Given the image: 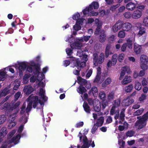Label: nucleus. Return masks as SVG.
Returning <instances> with one entry per match:
<instances>
[{
	"mask_svg": "<svg viewBox=\"0 0 148 148\" xmlns=\"http://www.w3.org/2000/svg\"><path fill=\"white\" fill-rule=\"evenodd\" d=\"M88 129L85 128L84 130L83 133L84 136L80 132H79L77 136L79 137L80 142L83 143V144L81 147L78 145L77 148H80L81 147V148H88L90 146V144H88V139L86 136L88 134Z\"/></svg>",
	"mask_w": 148,
	"mask_h": 148,
	"instance_id": "nucleus-1",
	"label": "nucleus"
},
{
	"mask_svg": "<svg viewBox=\"0 0 148 148\" xmlns=\"http://www.w3.org/2000/svg\"><path fill=\"white\" fill-rule=\"evenodd\" d=\"M137 118L139 120L136 122L135 126H138V129L140 130L145 127L146 124V121L148 119V112L144 114L142 117L138 116Z\"/></svg>",
	"mask_w": 148,
	"mask_h": 148,
	"instance_id": "nucleus-2",
	"label": "nucleus"
},
{
	"mask_svg": "<svg viewBox=\"0 0 148 148\" xmlns=\"http://www.w3.org/2000/svg\"><path fill=\"white\" fill-rule=\"evenodd\" d=\"M20 101H18L13 105L11 106V112L15 109V110L14 111V113L10 116L11 117H12L11 120L12 121H14L15 119V117L19 110V109L17 108V107L20 105Z\"/></svg>",
	"mask_w": 148,
	"mask_h": 148,
	"instance_id": "nucleus-3",
	"label": "nucleus"
},
{
	"mask_svg": "<svg viewBox=\"0 0 148 148\" xmlns=\"http://www.w3.org/2000/svg\"><path fill=\"white\" fill-rule=\"evenodd\" d=\"M29 101L32 102L33 103V107L35 108L38 104V96H34L32 94L28 97L27 99Z\"/></svg>",
	"mask_w": 148,
	"mask_h": 148,
	"instance_id": "nucleus-4",
	"label": "nucleus"
},
{
	"mask_svg": "<svg viewBox=\"0 0 148 148\" xmlns=\"http://www.w3.org/2000/svg\"><path fill=\"white\" fill-rule=\"evenodd\" d=\"M121 27H122V22L119 20L113 26L112 29L114 32H116Z\"/></svg>",
	"mask_w": 148,
	"mask_h": 148,
	"instance_id": "nucleus-5",
	"label": "nucleus"
},
{
	"mask_svg": "<svg viewBox=\"0 0 148 148\" xmlns=\"http://www.w3.org/2000/svg\"><path fill=\"white\" fill-rule=\"evenodd\" d=\"M142 45H139L136 43H134L133 45V50L134 52L136 54H139L140 53L142 47Z\"/></svg>",
	"mask_w": 148,
	"mask_h": 148,
	"instance_id": "nucleus-6",
	"label": "nucleus"
},
{
	"mask_svg": "<svg viewBox=\"0 0 148 148\" xmlns=\"http://www.w3.org/2000/svg\"><path fill=\"white\" fill-rule=\"evenodd\" d=\"M21 135L19 134H18L15 136L13 137L10 140L8 141V143L10 144L12 143H14V145H16L18 143L19 140L21 138Z\"/></svg>",
	"mask_w": 148,
	"mask_h": 148,
	"instance_id": "nucleus-7",
	"label": "nucleus"
},
{
	"mask_svg": "<svg viewBox=\"0 0 148 148\" xmlns=\"http://www.w3.org/2000/svg\"><path fill=\"white\" fill-rule=\"evenodd\" d=\"M142 15V11L137 9L133 12L132 14V17L134 19H137L140 18Z\"/></svg>",
	"mask_w": 148,
	"mask_h": 148,
	"instance_id": "nucleus-8",
	"label": "nucleus"
},
{
	"mask_svg": "<svg viewBox=\"0 0 148 148\" xmlns=\"http://www.w3.org/2000/svg\"><path fill=\"white\" fill-rule=\"evenodd\" d=\"M11 105L10 103H5L1 106V109L4 110L7 113H10L11 112Z\"/></svg>",
	"mask_w": 148,
	"mask_h": 148,
	"instance_id": "nucleus-9",
	"label": "nucleus"
},
{
	"mask_svg": "<svg viewBox=\"0 0 148 148\" xmlns=\"http://www.w3.org/2000/svg\"><path fill=\"white\" fill-rule=\"evenodd\" d=\"M106 35L105 32L103 30L101 31L100 32V34L99 39V41L101 43H103L106 40Z\"/></svg>",
	"mask_w": 148,
	"mask_h": 148,
	"instance_id": "nucleus-10",
	"label": "nucleus"
},
{
	"mask_svg": "<svg viewBox=\"0 0 148 148\" xmlns=\"http://www.w3.org/2000/svg\"><path fill=\"white\" fill-rule=\"evenodd\" d=\"M134 100L133 99H129L127 98L126 99L123 100L122 104L123 106H128L133 103Z\"/></svg>",
	"mask_w": 148,
	"mask_h": 148,
	"instance_id": "nucleus-11",
	"label": "nucleus"
},
{
	"mask_svg": "<svg viewBox=\"0 0 148 148\" xmlns=\"http://www.w3.org/2000/svg\"><path fill=\"white\" fill-rule=\"evenodd\" d=\"M111 47V44L110 43H108L106 45L105 51V56L106 58H107L108 57L109 55L112 54V53L110 51Z\"/></svg>",
	"mask_w": 148,
	"mask_h": 148,
	"instance_id": "nucleus-12",
	"label": "nucleus"
},
{
	"mask_svg": "<svg viewBox=\"0 0 148 148\" xmlns=\"http://www.w3.org/2000/svg\"><path fill=\"white\" fill-rule=\"evenodd\" d=\"M132 26V24L129 23H125L123 24L122 23V28L124 31H127L130 30Z\"/></svg>",
	"mask_w": 148,
	"mask_h": 148,
	"instance_id": "nucleus-13",
	"label": "nucleus"
},
{
	"mask_svg": "<svg viewBox=\"0 0 148 148\" xmlns=\"http://www.w3.org/2000/svg\"><path fill=\"white\" fill-rule=\"evenodd\" d=\"M136 7V4L131 2L127 3L126 6V8L127 10L131 11L134 10Z\"/></svg>",
	"mask_w": 148,
	"mask_h": 148,
	"instance_id": "nucleus-14",
	"label": "nucleus"
},
{
	"mask_svg": "<svg viewBox=\"0 0 148 148\" xmlns=\"http://www.w3.org/2000/svg\"><path fill=\"white\" fill-rule=\"evenodd\" d=\"M77 92L81 95H83L84 93L87 92L86 89L82 85H80L77 89Z\"/></svg>",
	"mask_w": 148,
	"mask_h": 148,
	"instance_id": "nucleus-15",
	"label": "nucleus"
},
{
	"mask_svg": "<svg viewBox=\"0 0 148 148\" xmlns=\"http://www.w3.org/2000/svg\"><path fill=\"white\" fill-rule=\"evenodd\" d=\"M131 80V77L130 76H125L124 78L122 81L121 83L123 85H125L130 82Z\"/></svg>",
	"mask_w": 148,
	"mask_h": 148,
	"instance_id": "nucleus-16",
	"label": "nucleus"
},
{
	"mask_svg": "<svg viewBox=\"0 0 148 148\" xmlns=\"http://www.w3.org/2000/svg\"><path fill=\"white\" fill-rule=\"evenodd\" d=\"M7 132L5 127H2L0 130V140L1 141L2 138L6 135Z\"/></svg>",
	"mask_w": 148,
	"mask_h": 148,
	"instance_id": "nucleus-17",
	"label": "nucleus"
},
{
	"mask_svg": "<svg viewBox=\"0 0 148 148\" xmlns=\"http://www.w3.org/2000/svg\"><path fill=\"white\" fill-rule=\"evenodd\" d=\"M99 5L98 2H93L89 5V7L90 10H92L93 9H96L98 8Z\"/></svg>",
	"mask_w": 148,
	"mask_h": 148,
	"instance_id": "nucleus-18",
	"label": "nucleus"
},
{
	"mask_svg": "<svg viewBox=\"0 0 148 148\" xmlns=\"http://www.w3.org/2000/svg\"><path fill=\"white\" fill-rule=\"evenodd\" d=\"M35 66L34 69V70L33 73L34 75H38L37 77L38 78L39 75L40 73V66L38 64H35L34 65Z\"/></svg>",
	"mask_w": 148,
	"mask_h": 148,
	"instance_id": "nucleus-19",
	"label": "nucleus"
},
{
	"mask_svg": "<svg viewBox=\"0 0 148 148\" xmlns=\"http://www.w3.org/2000/svg\"><path fill=\"white\" fill-rule=\"evenodd\" d=\"M112 80L111 78L110 77H108L106 79L105 81L103 82L102 84V86L103 88H105L107 85L110 84Z\"/></svg>",
	"mask_w": 148,
	"mask_h": 148,
	"instance_id": "nucleus-20",
	"label": "nucleus"
},
{
	"mask_svg": "<svg viewBox=\"0 0 148 148\" xmlns=\"http://www.w3.org/2000/svg\"><path fill=\"white\" fill-rule=\"evenodd\" d=\"M83 107L84 111L87 113H90V106L88 105L86 101L84 102Z\"/></svg>",
	"mask_w": 148,
	"mask_h": 148,
	"instance_id": "nucleus-21",
	"label": "nucleus"
},
{
	"mask_svg": "<svg viewBox=\"0 0 148 148\" xmlns=\"http://www.w3.org/2000/svg\"><path fill=\"white\" fill-rule=\"evenodd\" d=\"M104 60V55L103 53H101L98 57L97 62L98 64H101Z\"/></svg>",
	"mask_w": 148,
	"mask_h": 148,
	"instance_id": "nucleus-22",
	"label": "nucleus"
},
{
	"mask_svg": "<svg viewBox=\"0 0 148 148\" xmlns=\"http://www.w3.org/2000/svg\"><path fill=\"white\" fill-rule=\"evenodd\" d=\"M101 110H103L106 106H108V103L106 100L103 99L101 101Z\"/></svg>",
	"mask_w": 148,
	"mask_h": 148,
	"instance_id": "nucleus-23",
	"label": "nucleus"
},
{
	"mask_svg": "<svg viewBox=\"0 0 148 148\" xmlns=\"http://www.w3.org/2000/svg\"><path fill=\"white\" fill-rule=\"evenodd\" d=\"M18 69L19 70H25L27 66V64L24 62H22L18 64Z\"/></svg>",
	"mask_w": 148,
	"mask_h": 148,
	"instance_id": "nucleus-24",
	"label": "nucleus"
},
{
	"mask_svg": "<svg viewBox=\"0 0 148 148\" xmlns=\"http://www.w3.org/2000/svg\"><path fill=\"white\" fill-rule=\"evenodd\" d=\"M98 57L97 54L96 53H94L93 54V62L94 65L97 66L98 65L97 62H98Z\"/></svg>",
	"mask_w": 148,
	"mask_h": 148,
	"instance_id": "nucleus-25",
	"label": "nucleus"
},
{
	"mask_svg": "<svg viewBox=\"0 0 148 148\" xmlns=\"http://www.w3.org/2000/svg\"><path fill=\"white\" fill-rule=\"evenodd\" d=\"M140 60L141 63H147L148 62V58L146 55H143L141 56Z\"/></svg>",
	"mask_w": 148,
	"mask_h": 148,
	"instance_id": "nucleus-26",
	"label": "nucleus"
},
{
	"mask_svg": "<svg viewBox=\"0 0 148 148\" xmlns=\"http://www.w3.org/2000/svg\"><path fill=\"white\" fill-rule=\"evenodd\" d=\"M11 90L8 89L7 87H5L0 93L1 96H5L10 92Z\"/></svg>",
	"mask_w": 148,
	"mask_h": 148,
	"instance_id": "nucleus-27",
	"label": "nucleus"
},
{
	"mask_svg": "<svg viewBox=\"0 0 148 148\" xmlns=\"http://www.w3.org/2000/svg\"><path fill=\"white\" fill-rule=\"evenodd\" d=\"M94 109L95 111L97 112H99L101 109V103L100 102L97 101V104L94 105Z\"/></svg>",
	"mask_w": 148,
	"mask_h": 148,
	"instance_id": "nucleus-28",
	"label": "nucleus"
},
{
	"mask_svg": "<svg viewBox=\"0 0 148 148\" xmlns=\"http://www.w3.org/2000/svg\"><path fill=\"white\" fill-rule=\"evenodd\" d=\"M102 28V24L98 23L97 25V27L95 31V34L96 35H98Z\"/></svg>",
	"mask_w": 148,
	"mask_h": 148,
	"instance_id": "nucleus-29",
	"label": "nucleus"
},
{
	"mask_svg": "<svg viewBox=\"0 0 148 148\" xmlns=\"http://www.w3.org/2000/svg\"><path fill=\"white\" fill-rule=\"evenodd\" d=\"M118 59V55L117 54H115L112 55V65L113 66L115 65L117 62Z\"/></svg>",
	"mask_w": 148,
	"mask_h": 148,
	"instance_id": "nucleus-30",
	"label": "nucleus"
},
{
	"mask_svg": "<svg viewBox=\"0 0 148 148\" xmlns=\"http://www.w3.org/2000/svg\"><path fill=\"white\" fill-rule=\"evenodd\" d=\"M76 67H80L81 69L82 68H83L84 67L83 65L85 66L86 63L84 62H81L78 59H77L76 60Z\"/></svg>",
	"mask_w": 148,
	"mask_h": 148,
	"instance_id": "nucleus-31",
	"label": "nucleus"
},
{
	"mask_svg": "<svg viewBox=\"0 0 148 148\" xmlns=\"http://www.w3.org/2000/svg\"><path fill=\"white\" fill-rule=\"evenodd\" d=\"M104 119L103 117H100L99 119H98L96 124V125L98 126H101L104 122Z\"/></svg>",
	"mask_w": 148,
	"mask_h": 148,
	"instance_id": "nucleus-32",
	"label": "nucleus"
},
{
	"mask_svg": "<svg viewBox=\"0 0 148 148\" xmlns=\"http://www.w3.org/2000/svg\"><path fill=\"white\" fill-rule=\"evenodd\" d=\"M77 80L79 82L81 83L80 85H82V86H84L87 83V81L85 79L82 78L80 77H79L77 78Z\"/></svg>",
	"mask_w": 148,
	"mask_h": 148,
	"instance_id": "nucleus-33",
	"label": "nucleus"
},
{
	"mask_svg": "<svg viewBox=\"0 0 148 148\" xmlns=\"http://www.w3.org/2000/svg\"><path fill=\"white\" fill-rule=\"evenodd\" d=\"M66 53L68 56H69V58H74L71 55L72 54L73 50L70 48H68L66 49Z\"/></svg>",
	"mask_w": 148,
	"mask_h": 148,
	"instance_id": "nucleus-34",
	"label": "nucleus"
},
{
	"mask_svg": "<svg viewBox=\"0 0 148 148\" xmlns=\"http://www.w3.org/2000/svg\"><path fill=\"white\" fill-rule=\"evenodd\" d=\"M133 88V85L132 84H130L125 88V91L126 92H130L132 91Z\"/></svg>",
	"mask_w": 148,
	"mask_h": 148,
	"instance_id": "nucleus-35",
	"label": "nucleus"
},
{
	"mask_svg": "<svg viewBox=\"0 0 148 148\" xmlns=\"http://www.w3.org/2000/svg\"><path fill=\"white\" fill-rule=\"evenodd\" d=\"M132 41L130 39H128L127 40V42L125 44H126L127 46L129 49H131L132 47Z\"/></svg>",
	"mask_w": 148,
	"mask_h": 148,
	"instance_id": "nucleus-36",
	"label": "nucleus"
},
{
	"mask_svg": "<svg viewBox=\"0 0 148 148\" xmlns=\"http://www.w3.org/2000/svg\"><path fill=\"white\" fill-rule=\"evenodd\" d=\"M127 71V69L126 66H124L123 67V69H122V71L121 72L120 75L119 77V79H121L123 77V76L125 75L126 71Z\"/></svg>",
	"mask_w": 148,
	"mask_h": 148,
	"instance_id": "nucleus-37",
	"label": "nucleus"
},
{
	"mask_svg": "<svg viewBox=\"0 0 148 148\" xmlns=\"http://www.w3.org/2000/svg\"><path fill=\"white\" fill-rule=\"evenodd\" d=\"M139 31L138 34L139 36H140L145 32V29L143 27H140L139 28Z\"/></svg>",
	"mask_w": 148,
	"mask_h": 148,
	"instance_id": "nucleus-38",
	"label": "nucleus"
},
{
	"mask_svg": "<svg viewBox=\"0 0 148 148\" xmlns=\"http://www.w3.org/2000/svg\"><path fill=\"white\" fill-rule=\"evenodd\" d=\"M124 113L125 110L124 109H122L121 112L119 116L120 119L122 121H123L125 120V114Z\"/></svg>",
	"mask_w": 148,
	"mask_h": 148,
	"instance_id": "nucleus-39",
	"label": "nucleus"
},
{
	"mask_svg": "<svg viewBox=\"0 0 148 148\" xmlns=\"http://www.w3.org/2000/svg\"><path fill=\"white\" fill-rule=\"evenodd\" d=\"M144 109L140 108L137 110L136 112L134 113V115L135 116H137L141 115L143 112Z\"/></svg>",
	"mask_w": 148,
	"mask_h": 148,
	"instance_id": "nucleus-40",
	"label": "nucleus"
},
{
	"mask_svg": "<svg viewBox=\"0 0 148 148\" xmlns=\"http://www.w3.org/2000/svg\"><path fill=\"white\" fill-rule=\"evenodd\" d=\"M32 102L29 101V103H28L27 108L26 109V111L27 113H28L31 110L32 108Z\"/></svg>",
	"mask_w": 148,
	"mask_h": 148,
	"instance_id": "nucleus-41",
	"label": "nucleus"
},
{
	"mask_svg": "<svg viewBox=\"0 0 148 148\" xmlns=\"http://www.w3.org/2000/svg\"><path fill=\"white\" fill-rule=\"evenodd\" d=\"M115 36L114 35L111 36L108 38V43L111 44L115 41Z\"/></svg>",
	"mask_w": 148,
	"mask_h": 148,
	"instance_id": "nucleus-42",
	"label": "nucleus"
},
{
	"mask_svg": "<svg viewBox=\"0 0 148 148\" xmlns=\"http://www.w3.org/2000/svg\"><path fill=\"white\" fill-rule=\"evenodd\" d=\"M142 86L140 83L138 82H136L135 85V88L137 90H140Z\"/></svg>",
	"mask_w": 148,
	"mask_h": 148,
	"instance_id": "nucleus-43",
	"label": "nucleus"
},
{
	"mask_svg": "<svg viewBox=\"0 0 148 148\" xmlns=\"http://www.w3.org/2000/svg\"><path fill=\"white\" fill-rule=\"evenodd\" d=\"M33 91V89L32 87L30 86L29 87L26 88L25 92H26V94H31Z\"/></svg>",
	"mask_w": 148,
	"mask_h": 148,
	"instance_id": "nucleus-44",
	"label": "nucleus"
},
{
	"mask_svg": "<svg viewBox=\"0 0 148 148\" xmlns=\"http://www.w3.org/2000/svg\"><path fill=\"white\" fill-rule=\"evenodd\" d=\"M101 79V75H97L95 78L94 80V82L95 83H99L100 84L101 83V82L100 83H99V82L100 81Z\"/></svg>",
	"mask_w": 148,
	"mask_h": 148,
	"instance_id": "nucleus-45",
	"label": "nucleus"
},
{
	"mask_svg": "<svg viewBox=\"0 0 148 148\" xmlns=\"http://www.w3.org/2000/svg\"><path fill=\"white\" fill-rule=\"evenodd\" d=\"M6 73L3 71L0 72V81H3L4 79Z\"/></svg>",
	"mask_w": 148,
	"mask_h": 148,
	"instance_id": "nucleus-46",
	"label": "nucleus"
},
{
	"mask_svg": "<svg viewBox=\"0 0 148 148\" xmlns=\"http://www.w3.org/2000/svg\"><path fill=\"white\" fill-rule=\"evenodd\" d=\"M123 15L124 17L126 18H130L132 16V14L129 12H125Z\"/></svg>",
	"mask_w": 148,
	"mask_h": 148,
	"instance_id": "nucleus-47",
	"label": "nucleus"
},
{
	"mask_svg": "<svg viewBox=\"0 0 148 148\" xmlns=\"http://www.w3.org/2000/svg\"><path fill=\"white\" fill-rule=\"evenodd\" d=\"M106 96V95L104 91L101 92L99 94V98L101 99H104Z\"/></svg>",
	"mask_w": 148,
	"mask_h": 148,
	"instance_id": "nucleus-48",
	"label": "nucleus"
},
{
	"mask_svg": "<svg viewBox=\"0 0 148 148\" xmlns=\"http://www.w3.org/2000/svg\"><path fill=\"white\" fill-rule=\"evenodd\" d=\"M6 118L4 115H0V125L3 123L5 121Z\"/></svg>",
	"mask_w": 148,
	"mask_h": 148,
	"instance_id": "nucleus-49",
	"label": "nucleus"
},
{
	"mask_svg": "<svg viewBox=\"0 0 148 148\" xmlns=\"http://www.w3.org/2000/svg\"><path fill=\"white\" fill-rule=\"evenodd\" d=\"M134 133L133 131H128L126 132V135L127 137H132L134 136Z\"/></svg>",
	"mask_w": 148,
	"mask_h": 148,
	"instance_id": "nucleus-50",
	"label": "nucleus"
},
{
	"mask_svg": "<svg viewBox=\"0 0 148 148\" xmlns=\"http://www.w3.org/2000/svg\"><path fill=\"white\" fill-rule=\"evenodd\" d=\"M77 70L75 69L73 71V73L75 75H79L80 74V72L81 71V69L80 67H77Z\"/></svg>",
	"mask_w": 148,
	"mask_h": 148,
	"instance_id": "nucleus-51",
	"label": "nucleus"
},
{
	"mask_svg": "<svg viewBox=\"0 0 148 148\" xmlns=\"http://www.w3.org/2000/svg\"><path fill=\"white\" fill-rule=\"evenodd\" d=\"M124 54L123 53L120 54L119 56H118V59L120 62H121L124 58Z\"/></svg>",
	"mask_w": 148,
	"mask_h": 148,
	"instance_id": "nucleus-52",
	"label": "nucleus"
},
{
	"mask_svg": "<svg viewBox=\"0 0 148 148\" xmlns=\"http://www.w3.org/2000/svg\"><path fill=\"white\" fill-rule=\"evenodd\" d=\"M98 91L97 88L96 87L93 86V87L91 89L89 90V92H92V93L93 94L96 93Z\"/></svg>",
	"mask_w": 148,
	"mask_h": 148,
	"instance_id": "nucleus-53",
	"label": "nucleus"
},
{
	"mask_svg": "<svg viewBox=\"0 0 148 148\" xmlns=\"http://www.w3.org/2000/svg\"><path fill=\"white\" fill-rule=\"evenodd\" d=\"M118 36L119 38H123L125 36V33L123 31H120L119 32Z\"/></svg>",
	"mask_w": 148,
	"mask_h": 148,
	"instance_id": "nucleus-54",
	"label": "nucleus"
},
{
	"mask_svg": "<svg viewBox=\"0 0 148 148\" xmlns=\"http://www.w3.org/2000/svg\"><path fill=\"white\" fill-rule=\"evenodd\" d=\"M147 63H141L140 64V66L141 68L144 70H146L148 68V66L147 65Z\"/></svg>",
	"mask_w": 148,
	"mask_h": 148,
	"instance_id": "nucleus-55",
	"label": "nucleus"
},
{
	"mask_svg": "<svg viewBox=\"0 0 148 148\" xmlns=\"http://www.w3.org/2000/svg\"><path fill=\"white\" fill-rule=\"evenodd\" d=\"M98 128V126L96 125L95 124H94L91 130V132L92 134H94L95 133Z\"/></svg>",
	"mask_w": 148,
	"mask_h": 148,
	"instance_id": "nucleus-56",
	"label": "nucleus"
},
{
	"mask_svg": "<svg viewBox=\"0 0 148 148\" xmlns=\"http://www.w3.org/2000/svg\"><path fill=\"white\" fill-rule=\"evenodd\" d=\"M73 29L76 31H77L80 30L81 27L79 25L75 23V25L73 27Z\"/></svg>",
	"mask_w": 148,
	"mask_h": 148,
	"instance_id": "nucleus-57",
	"label": "nucleus"
},
{
	"mask_svg": "<svg viewBox=\"0 0 148 148\" xmlns=\"http://www.w3.org/2000/svg\"><path fill=\"white\" fill-rule=\"evenodd\" d=\"M114 96V94L113 93H109L108 97V101H110L112 100Z\"/></svg>",
	"mask_w": 148,
	"mask_h": 148,
	"instance_id": "nucleus-58",
	"label": "nucleus"
},
{
	"mask_svg": "<svg viewBox=\"0 0 148 148\" xmlns=\"http://www.w3.org/2000/svg\"><path fill=\"white\" fill-rule=\"evenodd\" d=\"M89 7H86L85 9H84L83 11V13L84 15H86L88 14L89 12L91 11L90 10Z\"/></svg>",
	"mask_w": 148,
	"mask_h": 148,
	"instance_id": "nucleus-59",
	"label": "nucleus"
},
{
	"mask_svg": "<svg viewBox=\"0 0 148 148\" xmlns=\"http://www.w3.org/2000/svg\"><path fill=\"white\" fill-rule=\"evenodd\" d=\"M80 14L77 12L76 14H74L73 16V20H76L79 18Z\"/></svg>",
	"mask_w": 148,
	"mask_h": 148,
	"instance_id": "nucleus-60",
	"label": "nucleus"
},
{
	"mask_svg": "<svg viewBox=\"0 0 148 148\" xmlns=\"http://www.w3.org/2000/svg\"><path fill=\"white\" fill-rule=\"evenodd\" d=\"M21 95V92H17L14 95V100L15 101H17Z\"/></svg>",
	"mask_w": 148,
	"mask_h": 148,
	"instance_id": "nucleus-61",
	"label": "nucleus"
},
{
	"mask_svg": "<svg viewBox=\"0 0 148 148\" xmlns=\"http://www.w3.org/2000/svg\"><path fill=\"white\" fill-rule=\"evenodd\" d=\"M146 95L144 93L141 94V96L139 98V100L140 101H142L146 99Z\"/></svg>",
	"mask_w": 148,
	"mask_h": 148,
	"instance_id": "nucleus-62",
	"label": "nucleus"
},
{
	"mask_svg": "<svg viewBox=\"0 0 148 148\" xmlns=\"http://www.w3.org/2000/svg\"><path fill=\"white\" fill-rule=\"evenodd\" d=\"M92 69H90L88 71L86 75V77L89 78L92 75Z\"/></svg>",
	"mask_w": 148,
	"mask_h": 148,
	"instance_id": "nucleus-63",
	"label": "nucleus"
},
{
	"mask_svg": "<svg viewBox=\"0 0 148 148\" xmlns=\"http://www.w3.org/2000/svg\"><path fill=\"white\" fill-rule=\"evenodd\" d=\"M143 23L146 26H148V16L145 17L143 21Z\"/></svg>",
	"mask_w": 148,
	"mask_h": 148,
	"instance_id": "nucleus-64",
	"label": "nucleus"
}]
</instances>
